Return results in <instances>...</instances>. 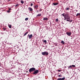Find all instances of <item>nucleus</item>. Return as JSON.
<instances>
[{
    "label": "nucleus",
    "instance_id": "f257e3e1",
    "mask_svg": "<svg viewBox=\"0 0 80 80\" xmlns=\"http://www.w3.org/2000/svg\"><path fill=\"white\" fill-rule=\"evenodd\" d=\"M36 70V69L35 68H30V69L29 70V72L30 73H31Z\"/></svg>",
    "mask_w": 80,
    "mask_h": 80
},
{
    "label": "nucleus",
    "instance_id": "f03ea898",
    "mask_svg": "<svg viewBox=\"0 0 80 80\" xmlns=\"http://www.w3.org/2000/svg\"><path fill=\"white\" fill-rule=\"evenodd\" d=\"M64 20H68L69 19H70V17L68 16V14H67V15H66V16L64 17Z\"/></svg>",
    "mask_w": 80,
    "mask_h": 80
},
{
    "label": "nucleus",
    "instance_id": "7ed1b4c3",
    "mask_svg": "<svg viewBox=\"0 0 80 80\" xmlns=\"http://www.w3.org/2000/svg\"><path fill=\"white\" fill-rule=\"evenodd\" d=\"M42 54L43 56H45V55L48 56L49 54L48 52H46V51H45L43 52H42Z\"/></svg>",
    "mask_w": 80,
    "mask_h": 80
},
{
    "label": "nucleus",
    "instance_id": "20e7f679",
    "mask_svg": "<svg viewBox=\"0 0 80 80\" xmlns=\"http://www.w3.org/2000/svg\"><path fill=\"white\" fill-rule=\"evenodd\" d=\"M39 72V71H38V70H37L34 71V72H33L32 73L33 74H37Z\"/></svg>",
    "mask_w": 80,
    "mask_h": 80
},
{
    "label": "nucleus",
    "instance_id": "39448f33",
    "mask_svg": "<svg viewBox=\"0 0 80 80\" xmlns=\"http://www.w3.org/2000/svg\"><path fill=\"white\" fill-rule=\"evenodd\" d=\"M32 34H31V35H28V37H29V39H31L32 38Z\"/></svg>",
    "mask_w": 80,
    "mask_h": 80
},
{
    "label": "nucleus",
    "instance_id": "423d86ee",
    "mask_svg": "<svg viewBox=\"0 0 80 80\" xmlns=\"http://www.w3.org/2000/svg\"><path fill=\"white\" fill-rule=\"evenodd\" d=\"M65 79V78H59L57 79V80H64Z\"/></svg>",
    "mask_w": 80,
    "mask_h": 80
},
{
    "label": "nucleus",
    "instance_id": "0eeeda50",
    "mask_svg": "<svg viewBox=\"0 0 80 80\" xmlns=\"http://www.w3.org/2000/svg\"><path fill=\"white\" fill-rule=\"evenodd\" d=\"M67 34L68 36H70L71 35V32H67Z\"/></svg>",
    "mask_w": 80,
    "mask_h": 80
},
{
    "label": "nucleus",
    "instance_id": "6e6552de",
    "mask_svg": "<svg viewBox=\"0 0 80 80\" xmlns=\"http://www.w3.org/2000/svg\"><path fill=\"white\" fill-rule=\"evenodd\" d=\"M28 9H29V10L30 12H32L33 11V9L32 8L29 7V8H28Z\"/></svg>",
    "mask_w": 80,
    "mask_h": 80
},
{
    "label": "nucleus",
    "instance_id": "1a4fd4ad",
    "mask_svg": "<svg viewBox=\"0 0 80 80\" xmlns=\"http://www.w3.org/2000/svg\"><path fill=\"white\" fill-rule=\"evenodd\" d=\"M59 3L58 2H53V5H54V6H56V5H58Z\"/></svg>",
    "mask_w": 80,
    "mask_h": 80
},
{
    "label": "nucleus",
    "instance_id": "9d476101",
    "mask_svg": "<svg viewBox=\"0 0 80 80\" xmlns=\"http://www.w3.org/2000/svg\"><path fill=\"white\" fill-rule=\"evenodd\" d=\"M38 5H36L34 6L35 8L36 9V10L38 9Z\"/></svg>",
    "mask_w": 80,
    "mask_h": 80
},
{
    "label": "nucleus",
    "instance_id": "9b49d317",
    "mask_svg": "<svg viewBox=\"0 0 80 80\" xmlns=\"http://www.w3.org/2000/svg\"><path fill=\"white\" fill-rule=\"evenodd\" d=\"M48 18H44L43 19V21H48Z\"/></svg>",
    "mask_w": 80,
    "mask_h": 80
},
{
    "label": "nucleus",
    "instance_id": "f8f14e48",
    "mask_svg": "<svg viewBox=\"0 0 80 80\" xmlns=\"http://www.w3.org/2000/svg\"><path fill=\"white\" fill-rule=\"evenodd\" d=\"M42 16V14L41 13L38 14L36 16V17H39L41 16Z\"/></svg>",
    "mask_w": 80,
    "mask_h": 80
},
{
    "label": "nucleus",
    "instance_id": "ddd939ff",
    "mask_svg": "<svg viewBox=\"0 0 80 80\" xmlns=\"http://www.w3.org/2000/svg\"><path fill=\"white\" fill-rule=\"evenodd\" d=\"M79 16H80V17L78 18H80V13H78L76 15V17H78Z\"/></svg>",
    "mask_w": 80,
    "mask_h": 80
},
{
    "label": "nucleus",
    "instance_id": "4468645a",
    "mask_svg": "<svg viewBox=\"0 0 80 80\" xmlns=\"http://www.w3.org/2000/svg\"><path fill=\"white\" fill-rule=\"evenodd\" d=\"M72 20L69 19V20H67V22H72Z\"/></svg>",
    "mask_w": 80,
    "mask_h": 80
},
{
    "label": "nucleus",
    "instance_id": "2eb2a0df",
    "mask_svg": "<svg viewBox=\"0 0 80 80\" xmlns=\"http://www.w3.org/2000/svg\"><path fill=\"white\" fill-rule=\"evenodd\" d=\"M67 14H66L65 13H64L63 14H62V16L63 17H64V18L66 16V15H67Z\"/></svg>",
    "mask_w": 80,
    "mask_h": 80
},
{
    "label": "nucleus",
    "instance_id": "dca6fc26",
    "mask_svg": "<svg viewBox=\"0 0 80 80\" xmlns=\"http://www.w3.org/2000/svg\"><path fill=\"white\" fill-rule=\"evenodd\" d=\"M28 32H26L24 34L23 36H25L27 35V34H28Z\"/></svg>",
    "mask_w": 80,
    "mask_h": 80
},
{
    "label": "nucleus",
    "instance_id": "f3484780",
    "mask_svg": "<svg viewBox=\"0 0 80 80\" xmlns=\"http://www.w3.org/2000/svg\"><path fill=\"white\" fill-rule=\"evenodd\" d=\"M62 43L63 44H65V42L63 41H61Z\"/></svg>",
    "mask_w": 80,
    "mask_h": 80
},
{
    "label": "nucleus",
    "instance_id": "a211bd4d",
    "mask_svg": "<svg viewBox=\"0 0 80 80\" xmlns=\"http://www.w3.org/2000/svg\"><path fill=\"white\" fill-rule=\"evenodd\" d=\"M72 68V65H71V66H69L68 67V69H69L70 68Z\"/></svg>",
    "mask_w": 80,
    "mask_h": 80
},
{
    "label": "nucleus",
    "instance_id": "6ab92c4d",
    "mask_svg": "<svg viewBox=\"0 0 80 80\" xmlns=\"http://www.w3.org/2000/svg\"><path fill=\"white\" fill-rule=\"evenodd\" d=\"M21 2L22 4H23L24 3V2L23 0H21Z\"/></svg>",
    "mask_w": 80,
    "mask_h": 80
},
{
    "label": "nucleus",
    "instance_id": "aec40b11",
    "mask_svg": "<svg viewBox=\"0 0 80 80\" xmlns=\"http://www.w3.org/2000/svg\"><path fill=\"white\" fill-rule=\"evenodd\" d=\"M43 42H45V43H47V41L46 40L43 41Z\"/></svg>",
    "mask_w": 80,
    "mask_h": 80
},
{
    "label": "nucleus",
    "instance_id": "412c9836",
    "mask_svg": "<svg viewBox=\"0 0 80 80\" xmlns=\"http://www.w3.org/2000/svg\"><path fill=\"white\" fill-rule=\"evenodd\" d=\"M28 18H25V20L26 21H28Z\"/></svg>",
    "mask_w": 80,
    "mask_h": 80
},
{
    "label": "nucleus",
    "instance_id": "4be33fe9",
    "mask_svg": "<svg viewBox=\"0 0 80 80\" xmlns=\"http://www.w3.org/2000/svg\"><path fill=\"white\" fill-rule=\"evenodd\" d=\"M3 29L4 30H6L7 29V28H3Z\"/></svg>",
    "mask_w": 80,
    "mask_h": 80
},
{
    "label": "nucleus",
    "instance_id": "5701e85b",
    "mask_svg": "<svg viewBox=\"0 0 80 80\" xmlns=\"http://www.w3.org/2000/svg\"><path fill=\"white\" fill-rule=\"evenodd\" d=\"M19 5L18 4H17L15 6L16 7H18Z\"/></svg>",
    "mask_w": 80,
    "mask_h": 80
},
{
    "label": "nucleus",
    "instance_id": "b1692460",
    "mask_svg": "<svg viewBox=\"0 0 80 80\" xmlns=\"http://www.w3.org/2000/svg\"><path fill=\"white\" fill-rule=\"evenodd\" d=\"M72 67H76L75 65H72Z\"/></svg>",
    "mask_w": 80,
    "mask_h": 80
},
{
    "label": "nucleus",
    "instance_id": "393cba45",
    "mask_svg": "<svg viewBox=\"0 0 80 80\" xmlns=\"http://www.w3.org/2000/svg\"><path fill=\"white\" fill-rule=\"evenodd\" d=\"M69 8H66V10H69Z\"/></svg>",
    "mask_w": 80,
    "mask_h": 80
},
{
    "label": "nucleus",
    "instance_id": "a878e982",
    "mask_svg": "<svg viewBox=\"0 0 80 80\" xmlns=\"http://www.w3.org/2000/svg\"><path fill=\"white\" fill-rule=\"evenodd\" d=\"M9 28H12V26H11V25H9Z\"/></svg>",
    "mask_w": 80,
    "mask_h": 80
},
{
    "label": "nucleus",
    "instance_id": "bb28decb",
    "mask_svg": "<svg viewBox=\"0 0 80 80\" xmlns=\"http://www.w3.org/2000/svg\"><path fill=\"white\" fill-rule=\"evenodd\" d=\"M10 12H11V11H10V10H8V11H7V12H8V13H10Z\"/></svg>",
    "mask_w": 80,
    "mask_h": 80
},
{
    "label": "nucleus",
    "instance_id": "cd10ccee",
    "mask_svg": "<svg viewBox=\"0 0 80 80\" xmlns=\"http://www.w3.org/2000/svg\"><path fill=\"white\" fill-rule=\"evenodd\" d=\"M58 77H62V75H58Z\"/></svg>",
    "mask_w": 80,
    "mask_h": 80
},
{
    "label": "nucleus",
    "instance_id": "c85d7f7f",
    "mask_svg": "<svg viewBox=\"0 0 80 80\" xmlns=\"http://www.w3.org/2000/svg\"><path fill=\"white\" fill-rule=\"evenodd\" d=\"M42 11V9H40V10L39 11V12H41Z\"/></svg>",
    "mask_w": 80,
    "mask_h": 80
},
{
    "label": "nucleus",
    "instance_id": "c756f323",
    "mask_svg": "<svg viewBox=\"0 0 80 80\" xmlns=\"http://www.w3.org/2000/svg\"><path fill=\"white\" fill-rule=\"evenodd\" d=\"M56 21L57 22H58V18H57L56 19Z\"/></svg>",
    "mask_w": 80,
    "mask_h": 80
},
{
    "label": "nucleus",
    "instance_id": "7c9ffc66",
    "mask_svg": "<svg viewBox=\"0 0 80 80\" xmlns=\"http://www.w3.org/2000/svg\"><path fill=\"white\" fill-rule=\"evenodd\" d=\"M33 3H31V6H33Z\"/></svg>",
    "mask_w": 80,
    "mask_h": 80
},
{
    "label": "nucleus",
    "instance_id": "2f4dec72",
    "mask_svg": "<svg viewBox=\"0 0 80 80\" xmlns=\"http://www.w3.org/2000/svg\"><path fill=\"white\" fill-rule=\"evenodd\" d=\"M8 9L9 11H10V10H11V8H8Z\"/></svg>",
    "mask_w": 80,
    "mask_h": 80
},
{
    "label": "nucleus",
    "instance_id": "473e14b6",
    "mask_svg": "<svg viewBox=\"0 0 80 80\" xmlns=\"http://www.w3.org/2000/svg\"><path fill=\"white\" fill-rule=\"evenodd\" d=\"M58 71L59 72H60L61 71V70H58Z\"/></svg>",
    "mask_w": 80,
    "mask_h": 80
},
{
    "label": "nucleus",
    "instance_id": "72a5a7b5",
    "mask_svg": "<svg viewBox=\"0 0 80 80\" xmlns=\"http://www.w3.org/2000/svg\"><path fill=\"white\" fill-rule=\"evenodd\" d=\"M38 11H37V12L38 13Z\"/></svg>",
    "mask_w": 80,
    "mask_h": 80
},
{
    "label": "nucleus",
    "instance_id": "f704fd0d",
    "mask_svg": "<svg viewBox=\"0 0 80 80\" xmlns=\"http://www.w3.org/2000/svg\"><path fill=\"white\" fill-rule=\"evenodd\" d=\"M27 72L28 73V71H27Z\"/></svg>",
    "mask_w": 80,
    "mask_h": 80
}]
</instances>
